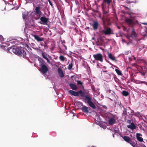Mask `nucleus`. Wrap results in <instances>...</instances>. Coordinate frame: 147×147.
<instances>
[{"label":"nucleus","instance_id":"1","mask_svg":"<svg viewBox=\"0 0 147 147\" xmlns=\"http://www.w3.org/2000/svg\"><path fill=\"white\" fill-rule=\"evenodd\" d=\"M80 95L82 97H84L85 101L89 105L90 107L93 109L96 108V107L93 102H92L93 100L89 96L85 95V93L81 90L78 91V95Z\"/></svg>","mask_w":147,"mask_h":147},{"label":"nucleus","instance_id":"2","mask_svg":"<svg viewBox=\"0 0 147 147\" xmlns=\"http://www.w3.org/2000/svg\"><path fill=\"white\" fill-rule=\"evenodd\" d=\"M19 48H17L16 47L13 46L9 48L8 50V51L11 53H13L17 55L18 53Z\"/></svg>","mask_w":147,"mask_h":147},{"label":"nucleus","instance_id":"3","mask_svg":"<svg viewBox=\"0 0 147 147\" xmlns=\"http://www.w3.org/2000/svg\"><path fill=\"white\" fill-rule=\"evenodd\" d=\"M93 56L96 60L99 61L100 62H103V57L102 55L100 53H98L94 55Z\"/></svg>","mask_w":147,"mask_h":147},{"label":"nucleus","instance_id":"4","mask_svg":"<svg viewBox=\"0 0 147 147\" xmlns=\"http://www.w3.org/2000/svg\"><path fill=\"white\" fill-rule=\"evenodd\" d=\"M18 55L20 57H22L24 58L26 55V53L23 48H19Z\"/></svg>","mask_w":147,"mask_h":147},{"label":"nucleus","instance_id":"5","mask_svg":"<svg viewBox=\"0 0 147 147\" xmlns=\"http://www.w3.org/2000/svg\"><path fill=\"white\" fill-rule=\"evenodd\" d=\"M102 33L105 35H109L112 33V31L110 28H105L102 30Z\"/></svg>","mask_w":147,"mask_h":147},{"label":"nucleus","instance_id":"6","mask_svg":"<svg viewBox=\"0 0 147 147\" xmlns=\"http://www.w3.org/2000/svg\"><path fill=\"white\" fill-rule=\"evenodd\" d=\"M48 70V69L47 66L44 65H42L40 71L43 74L46 73Z\"/></svg>","mask_w":147,"mask_h":147},{"label":"nucleus","instance_id":"7","mask_svg":"<svg viewBox=\"0 0 147 147\" xmlns=\"http://www.w3.org/2000/svg\"><path fill=\"white\" fill-rule=\"evenodd\" d=\"M40 20L41 21V22H40L39 23L42 24H46L48 20V18L45 17H41L40 18Z\"/></svg>","mask_w":147,"mask_h":147},{"label":"nucleus","instance_id":"8","mask_svg":"<svg viewBox=\"0 0 147 147\" xmlns=\"http://www.w3.org/2000/svg\"><path fill=\"white\" fill-rule=\"evenodd\" d=\"M127 127L131 130H134L136 129V126L133 122H132L130 124L127 126Z\"/></svg>","mask_w":147,"mask_h":147},{"label":"nucleus","instance_id":"9","mask_svg":"<svg viewBox=\"0 0 147 147\" xmlns=\"http://www.w3.org/2000/svg\"><path fill=\"white\" fill-rule=\"evenodd\" d=\"M142 135L139 133H137L136 134V137L137 140L140 142H143V139L142 138Z\"/></svg>","mask_w":147,"mask_h":147},{"label":"nucleus","instance_id":"10","mask_svg":"<svg viewBox=\"0 0 147 147\" xmlns=\"http://www.w3.org/2000/svg\"><path fill=\"white\" fill-rule=\"evenodd\" d=\"M34 39L36 40L38 42H40L43 41L44 40V38H42L40 37L38 35H33Z\"/></svg>","mask_w":147,"mask_h":147},{"label":"nucleus","instance_id":"11","mask_svg":"<svg viewBox=\"0 0 147 147\" xmlns=\"http://www.w3.org/2000/svg\"><path fill=\"white\" fill-rule=\"evenodd\" d=\"M29 13L31 14H34V13L32 12L31 13L29 12L28 13L26 12L23 13L22 14V17L23 19H25L27 17H28V16Z\"/></svg>","mask_w":147,"mask_h":147},{"label":"nucleus","instance_id":"12","mask_svg":"<svg viewBox=\"0 0 147 147\" xmlns=\"http://www.w3.org/2000/svg\"><path fill=\"white\" fill-rule=\"evenodd\" d=\"M121 137L125 141L128 143L130 142L131 140L130 138L128 136H121Z\"/></svg>","mask_w":147,"mask_h":147},{"label":"nucleus","instance_id":"13","mask_svg":"<svg viewBox=\"0 0 147 147\" xmlns=\"http://www.w3.org/2000/svg\"><path fill=\"white\" fill-rule=\"evenodd\" d=\"M116 120L113 118H110L109 120V124L110 125H113L116 123Z\"/></svg>","mask_w":147,"mask_h":147},{"label":"nucleus","instance_id":"14","mask_svg":"<svg viewBox=\"0 0 147 147\" xmlns=\"http://www.w3.org/2000/svg\"><path fill=\"white\" fill-rule=\"evenodd\" d=\"M69 93L72 95L75 96H78V91L76 92L72 90H70L69 91Z\"/></svg>","mask_w":147,"mask_h":147},{"label":"nucleus","instance_id":"15","mask_svg":"<svg viewBox=\"0 0 147 147\" xmlns=\"http://www.w3.org/2000/svg\"><path fill=\"white\" fill-rule=\"evenodd\" d=\"M98 25L99 24L97 22L95 21L92 24V26L94 30H96L97 29Z\"/></svg>","mask_w":147,"mask_h":147},{"label":"nucleus","instance_id":"16","mask_svg":"<svg viewBox=\"0 0 147 147\" xmlns=\"http://www.w3.org/2000/svg\"><path fill=\"white\" fill-rule=\"evenodd\" d=\"M82 111L84 112L87 113L89 112L88 108V107L84 106H83L82 108Z\"/></svg>","mask_w":147,"mask_h":147},{"label":"nucleus","instance_id":"17","mask_svg":"<svg viewBox=\"0 0 147 147\" xmlns=\"http://www.w3.org/2000/svg\"><path fill=\"white\" fill-rule=\"evenodd\" d=\"M108 57H109L112 61H116L115 57L113 56L111 54L109 53L108 54Z\"/></svg>","mask_w":147,"mask_h":147},{"label":"nucleus","instance_id":"18","mask_svg":"<svg viewBox=\"0 0 147 147\" xmlns=\"http://www.w3.org/2000/svg\"><path fill=\"white\" fill-rule=\"evenodd\" d=\"M35 11L36 13L40 16L41 14V12L40 11V7L39 6L36 7L35 9Z\"/></svg>","mask_w":147,"mask_h":147},{"label":"nucleus","instance_id":"19","mask_svg":"<svg viewBox=\"0 0 147 147\" xmlns=\"http://www.w3.org/2000/svg\"><path fill=\"white\" fill-rule=\"evenodd\" d=\"M58 72L59 73V76L62 78L63 77L64 74L62 70L60 69H58Z\"/></svg>","mask_w":147,"mask_h":147},{"label":"nucleus","instance_id":"20","mask_svg":"<svg viewBox=\"0 0 147 147\" xmlns=\"http://www.w3.org/2000/svg\"><path fill=\"white\" fill-rule=\"evenodd\" d=\"M69 86L73 90H76L77 89V88L76 86L73 84H70Z\"/></svg>","mask_w":147,"mask_h":147},{"label":"nucleus","instance_id":"21","mask_svg":"<svg viewBox=\"0 0 147 147\" xmlns=\"http://www.w3.org/2000/svg\"><path fill=\"white\" fill-rule=\"evenodd\" d=\"M115 71L118 75L120 76H121L122 75V73L119 69H115Z\"/></svg>","mask_w":147,"mask_h":147},{"label":"nucleus","instance_id":"22","mask_svg":"<svg viewBox=\"0 0 147 147\" xmlns=\"http://www.w3.org/2000/svg\"><path fill=\"white\" fill-rule=\"evenodd\" d=\"M129 143L132 146L134 147H135L136 146V144L134 142L132 141L131 140L130 142Z\"/></svg>","mask_w":147,"mask_h":147},{"label":"nucleus","instance_id":"23","mask_svg":"<svg viewBox=\"0 0 147 147\" xmlns=\"http://www.w3.org/2000/svg\"><path fill=\"white\" fill-rule=\"evenodd\" d=\"M42 54L43 57L45 59H47V55L46 54H45L43 52V51H42Z\"/></svg>","mask_w":147,"mask_h":147},{"label":"nucleus","instance_id":"24","mask_svg":"<svg viewBox=\"0 0 147 147\" xmlns=\"http://www.w3.org/2000/svg\"><path fill=\"white\" fill-rule=\"evenodd\" d=\"M126 22L129 24H131L133 22L132 20L131 19H127L126 20Z\"/></svg>","mask_w":147,"mask_h":147},{"label":"nucleus","instance_id":"25","mask_svg":"<svg viewBox=\"0 0 147 147\" xmlns=\"http://www.w3.org/2000/svg\"><path fill=\"white\" fill-rule=\"evenodd\" d=\"M34 49L36 50L38 52H39L40 51H43V50H44V49H39V48H38L37 47H36Z\"/></svg>","mask_w":147,"mask_h":147},{"label":"nucleus","instance_id":"26","mask_svg":"<svg viewBox=\"0 0 147 147\" xmlns=\"http://www.w3.org/2000/svg\"><path fill=\"white\" fill-rule=\"evenodd\" d=\"M122 94L124 96H127L128 95L129 93L128 92L124 91H123Z\"/></svg>","mask_w":147,"mask_h":147},{"label":"nucleus","instance_id":"27","mask_svg":"<svg viewBox=\"0 0 147 147\" xmlns=\"http://www.w3.org/2000/svg\"><path fill=\"white\" fill-rule=\"evenodd\" d=\"M131 36L132 37H136V32L134 29H133L132 32Z\"/></svg>","mask_w":147,"mask_h":147},{"label":"nucleus","instance_id":"28","mask_svg":"<svg viewBox=\"0 0 147 147\" xmlns=\"http://www.w3.org/2000/svg\"><path fill=\"white\" fill-rule=\"evenodd\" d=\"M59 58L60 60L64 61L65 60V57L63 55H61L59 57Z\"/></svg>","mask_w":147,"mask_h":147},{"label":"nucleus","instance_id":"29","mask_svg":"<svg viewBox=\"0 0 147 147\" xmlns=\"http://www.w3.org/2000/svg\"><path fill=\"white\" fill-rule=\"evenodd\" d=\"M73 64L72 63H70L69 64L68 66V68L69 70H71L72 68Z\"/></svg>","mask_w":147,"mask_h":147},{"label":"nucleus","instance_id":"30","mask_svg":"<svg viewBox=\"0 0 147 147\" xmlns=\"http://www.w3.org/2000/svg\"><path fill=\"white\" fill-rule=\"evenodd\" d=\"M111 0H104V2L108 4H110L111 2Z\"/></svg>","mask_w":147,"mask_h":147},{"label":"nucleus","instance_id":"31","mask_svg":"<svg viewBox=\"0 0 147 147\" xmlns=\"http://www.w3.org/2000/svg\"><path fill=\"white\" fill-rule=\"evenodd\" d=\"M97 123L98 125H99L101 127H102L103 129H105L106 128V126H102V125L100 124V122L98 121V122Z\"/></svg>","mask_w":147,"mask_h":147},{"label":"nucleus","instance_id":"32","mask_svg":"<svg viewBox=\"0 0 147 147\" xmlns=\"http://www.w3.org/2000/svg\"><path fill=\"white\" fill-rule=\"evenodd\" d=\"M1 42V41L0 40V42ZM0 47H1L2 49H5V47H6L3 46V45H1L0 44Z\"/></svg>","mask_w":147,"mask_h":147},{"label":"nucleus","instance_id":"33","mask_svg":"<svg viewBox=\"0 0 147 147\" xmlns=\"http://www.w3.org/2000/svg\"><path fill=\"white\" fill-rule=\"evenodd\" d=\"M31 46L34 49L36 47L35 44L34 43H32L31 44Z\"/></svg>","mask_w":147,"mask_h":147},{"label":"nucleus","instance_id":"34","mask_svg":"<svg viewBox=\"0 0 147 147\" xmlns=\"http://www.w3.org/2000/svg\"><path fill=\"white\" fill-rule=\"evenodd\" d=\"M105 116L106 117H109V116L110 115V114L109 113H105Z\"/></svg>","mask_w":147,"mask_h":147},{"label":"nucleus","instance_id":"35","mask_svg":"<svg viewBox=\"0 0 147 147\" xmlns=\"http://www.w3.org/2000/svg\"><path fill=\"white\" fill-rule=\"evenodd\" d=\"M0 40L1 41V43H3V38H2L1 37H0Z\"/></svg>","mask_w":147,"mask_h":147},{"label":"nucleus","instance_id":"36","mask_svg":"<svg viewBox=\"0 0 147 147\" xmlns=\"http://www.w3.org/2000/svg\"><path fill=\"white\" fill-rule=\"evenodd\" d=\"M77 83L78 84L81 85L82 84V82L81 81H77Z\"/></svg>","mask_w":147,"mask_h":147},{"label":"nucleus","instance_id":"37","mask_svg":"<svg viewBox=\"0 0 147 147\" xmlns=\"http://www.w3.org/2000/svg\"><path fill=\"white\" fill-rule=\"evenodd\" d=\"M127 123L129 124H130L132 122H131V120H127Z\"/></svg>","mask_w":147,"mask_h":147},{"label":"nucleus","instance_id":"38","mask_svg":"<svg viewBox=\"0 0 147 147\" xmlns=\"http://www.w3.org/2000/svg\"><path fill=\"white\" fill-rule=\"evenodd\" d=\"M45 46H44V48H43L42 47H41V46H40V45H39V46H38V48L39 49H45Z\"/></svg>","mask_w":147,"mask_h":147},{"label":"nucleus","instance_id":"39","mask_svg":"<svg viewBox=\"0 0 147 147\" xmlns=\"http://www.w3.org/2000/svg\"><path fill=\"white\" fill-rule=\"evenodd\" d=\"M49 3V4H50V5H51V6H53V4L51 2V1H50V0H48Z\"/></svg>","mask_w":147,"mask_h":147},{"label":"nucleus","instance_id":"40","mask_svg":"<svg viewBox=\"0 0 147 147\" xmlns=\"http://www.w3.org/2000/svg\"><path fill=\"white\" fill-rule=\"evenodd\" d=\"M46 59L47 61V62L48 63H50V61H49V60L48 59V58H47V59Z\"/></svg>","mask_w":147,"mask_h":147},{"label":"nucleus","instance_id":"41","mask_svg":"<svg viewBox=\"0 0 147 147\" xmlns=\"http://www.w3.org/2000/svg\"><path fill=\"white\" fill-rule=\"evenodd\" d=\"M40 45V46H43L44 47V46H43V45H42V43L40 44V45Z\"/></svg>","mask_w":147,"mask_h":147},{"label":"nucleus","instance_id":"42","mask_svg":"<svg viewBox=\"0 0 147 147\" xmlns=\"http://www.w3.org/2000/svg\"><path fill=\"white\" fill-rule=\"evenodd\" d=\"M103 107L104 108H105L106 109L107 108V107L106 106H104Z\"/></svg>","mask_w":147,"mask_h":147},{"label":"nucleus","instance_id":"43","mask_svg":"<svg viewBox=\"0 0 147 147\" xmlns=\"http://www.w3.org/2000/svg\"><path fill=\"white\" fill-rule=\"evenodd\" d=\"M144 25H147V23H143Z\"/></svg>","mask_w":147,"mask_h":147},{"label":"nucleus","instance_id":"44","mask_svg":"<svg viewBox=\"0 0 147 147\" xmlns=\"http://www.w3.org/2000/svg\"><path fill=\"white\" fill-rule=\"evenodd\" d=\"M41 59H40V58H39V59H38V60H39V61L40 62V61H41Z\"/></svg>","mask_w":147,"mask_h":147},{"label":"nucleus","instance_id":"45","mask_svg":"<svg viewBox=\"0 0 147 147\" xmlns=\"http://www.w3.org/2000/svg\"><path fill=\"white\" fill-rule=\"evenodd\" d=\"M65 49H67V47H66V46H65Z\"/></svg>","mask_w":147,"mask_h":147},{"label":"nucleus","instance_id":"46","mask_svg":"<svg viewBox=\"0 0 147 147\" xmlns=\"http://www.w3.org/2000/svg\"><path fill=\"white\" fill-rule=\"evenodd\" d=\"M143 146L144 147H146V146L144 145H143Z\"/></svg>","mask_w":147,"mask_h":147},{"label":"nucleus","instance_id":"47","mask_svg":"<svg viewBox=\"0 0 147 147\" xmlns=\"http://www.w3.org/2000/svg\"><path fill=\"white\" fill-rule=\"evenodd\" d=\"M92 39H93V40L94 39V38H92Z\"/></svg>","mask_w":147,"mask_h":147},{"label":"nucleus","instance_id":"48","mask_svg":"<svg viewBox=\"0 0 147 147\" xmlns=\"http://www.w3.org/2000/svg\"><path fill=\"white\" fill-rule=\"evenodd\" d=\"M132 111L131 112V113H132Z\"/></svg>","mask_w":147,"mask_h":147},{"label":"nucleus","instance_id":"49","mask_svg":"<svg viewBox=\"0 0 147 147\" xmlns=\"http://www.w3.org/2000/svg\"><path fill=\"white\" fill-rule=\"evenodd\" d=\"M128 108L130 109V108H129V107Z\"/></svg>","mask_w":147,"mask_h":147},{"label":"nucleus","instance_id":"50","mask_svg":"<svg viewBox=\"0 0 147 147\" xmlns=\"http://www.w3.org/2000/svg\"><path fill=\"white\" fill-rule=\"evenodd\" d=\"M42 1V0H41Z\"/></svg>","mask_w":147,"mask_h":147}]
</instances>
